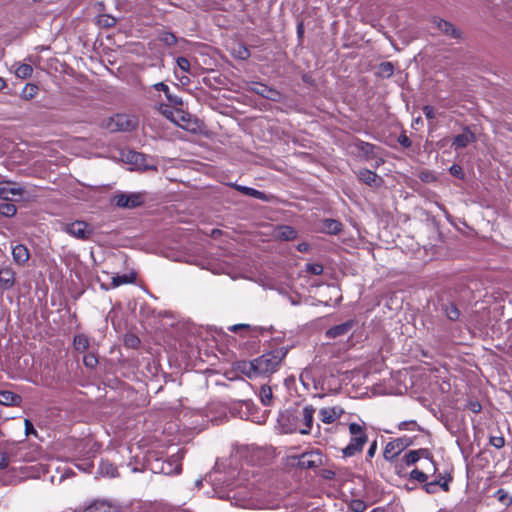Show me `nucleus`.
<instances>
[{"label":"nucleus","instance_id":"nucleus-1","mask_svg":"<svg viewBox=\"0 0 512 512\" xmlns=\"http://www.w3.org/2000/svg\"><path fill=\"white\" fill-rule=\"evenodd\" d=\"M288 349L280 347L269 351L249 363L245 364V370L243 371L249 378L256 376H268L276 372L283 359L286 357Z\"/></svg>","mask_w":512,"mask_h":512},{"label":"nucleus","instance_id":"nucleus-2","mask_svg":"<svg viewBox=\"0 0 512 512\" xmlns=\"http://www.w3.org/2000/svg\"><path fill=\"white\" fill-rule=\"evenodd\" d=\"M350 441L348 445L342 449L344 457H353L362 452L364 445L368 441V436L364 427L358 423L349 424Z\"/></svg>","mask_w":512,"mask_h":512},{"label":"nucleus","instance_id":"nucleus-3","mask_svg":"<svg viewBox=\"0 0 512 512\" xmlns=\"http://www.w3.org/2000/svg\"><path fill=\"white\" fill-rule=\"evenodd\" d=\"M146 194L144 192L116 193L111 202L122 209H134L144 204Z\"/></svg>","mask_w":512,"mask_h":512},{"label":"nucleus","instance_id":"nucleus-4","mask_svg":"<svg viewBox=\"0 0 512 512\" xmlns=\"http://www.w3.org/2000/svg\"><path fill=\"white\" fill-rule=\"evenodd\" d=\"M102 126L110 132H127L135 128L136 121L126 114H116L104 120Z\"/></svg>","mask_w":512,"mask_h":512},{"label":"nucleus","instance_id":"nucleus-5","mask_svg":"<svg viewBox=\"0 0 512 512\" xmlns=\"http://www.w3.org/2000/svg\"><path fill=\"white\" fill-rule=\"evenodd\" d=\"M413 444V439L408 436L394 439L386 444L383 451V457L387 461H393L404 449L412 446Z\"/></svg>","mask_w":512,"mask_h":512},{"label":"nucleus","instance_id":"nucleus-6","mask_svg":"<svg viewBox=\"0 0 512 512\" xmlns=\"http://www.w3.org/2000/svg\"><path fill=\"white\" fill-rule=\"evenodd\" d=\"M248 91L274 102H280L283 98L278 90L260 82H251Z\"/></svg>","mask_w":512,"mask_h":512},{"label":"nucleus","instance_id":"nucleus-7","mask_svg":"<svg viewBox=\"0 0 512 512\" xmlns=\"http://www.w3.org/2000/svg\"><path fill=\"white\" fill-rule=\"evenodd\" d=\"M64 231L80 240H88L93 234V228L88 223L80 220L66 224Z\"/></svg>","mask_w":512,"mask_h":512},{"label":"nucleus","instance_id":"nucleus-8","mask_svg":"<svg viewBox=\"0 0 512 512\" xmlns=\"http://www.w3.org/2000/svg\"><path fill=\"white\" fill-rule=\"evenodd\" d=\"M322 463L323 457L319 451H309L298 457L297 466L301 469H312L321 466Z\"/></svg>","mask_w":512,"mask_h":512},{"label":"nucleus","instance_id":"nucleus-9","mask_svg":"<svg viewBox=\"0 0 512 512\" xmlns=\"http://www.w3.org/2000/svg\"><path fill=\"white\" fill-rule=\"evenodd\" d=\"M184 452L179 450L177 454L172 455L169 459L162 461L159 472L165 475L178 474L181 472V459Z\"/></svg>","mask_w":512,"mask_h":512},{"label":"nucleus","instance_id":"nucleus-10","mask_svg":"<svg viewBox=\"0 0 512 512\" xmlns=\"http://www.w3.org/2000/svg\"><path fill=\"white\" fill-rule=\"evenodd\" d=\"M475 141H476L475 134L470 130V128L468 126H465L463 128L462 133L456 135L453 138L452 147L455 150H458V149L467 147L470 143L475 142Z\"/></svg>","mask_w":512,"mask_h":512},{"label":"nucleus","instance_id":"nucleus-11","mask_svg":"<svg viewBox=\"0 0 512 512\" xmlns=\"http://www.w3.org/2000/svg\"><path fill=\"white\" fill-rule=\"evenodd\" d=\"M344 410L340 406L324 407L319 410V418L325 424H331L341 417Z\"/></svg>","mask_w":512,"mask_h":512},{"label":"nucleus","instance_id":"nucleus-12","mask_svg":"<svg viewBox=\"0 0 512 512\" xmlns=\"http://www.w3.org/2000/svg\"><path fill=\"white\" fill-rule=\"evenodd\" d=\"M315 408L311 405H307L303 408L301 413V423L303 427H299L301 434H309L311 432L313 421H314Z\"/></svg>","mask_w":512,"mask_h":512},{"label":"nucleus","instance_id":"nucleus-13","mask_svg":"<svg viewBox=\"0 0 512 512\" xmlns=\"http://www.w3.org/2000/svg\"><path fill=\"white\" fill-rule=\"evenodd\" d=\"M15 284V272L9 266L0 268V287L3 290L11 289Z\"/></svg>","mask_w":512,"mask_h":512},{"label":"nucleus","instance_id":"nucleus-14","mask_svg":"<svg viewBox=\"0 0 512 512\" xmlns=\"http://www.w3.org/2000/svg\"><path fill=\"white\" fill-rule=\"evenodd\" d=\"M12 257L18 266H24L30 258V252L25 245L17 244L12 247Z\"/></svg>","mask_w":512,"mask_h":512},{"label":"nucleus","instance_id":"nucleus-15","mask_svg":"<svg viewBox=\"0 0 512 512\" xmlns=\"http://www.w3.org/2000/svg\"><path fill=\"white\" fill-rule=\"evenodd\" d=\"M153 88L157 91L163 92L166 99L170 103V105H172L174 107L182 106V104H183L182 98L177 95L172 94L170 92L168 85H166L164 82H159V83L154 84Z\"/></svg>","mask_w":512,"mask_h":512},{"label":"nucleus","instance_id":"nucleus-16","mask_svg":"<svg viewBox=\"0 0 512 512\" xmlns=\"http://www.w3.org/2000/svg\"><path fill=\"white\" fill-rule=\"evenodd\" d=\"M22 193L21 188L11 186L10 182H0V199L12 200L13 196H21Z\"/></svg>","mask_w":512,"mask_h":512},{"label":"nucleus","instance_id":"nucleus-17","mask_svg":"<svg viewBox=\"0 0 512 512\" xmlns=\"http://www.w3.org/2000/svg\"><path fill=\"white\" fill-rule=\"evenodd\" d=\"M353 321H346L344 323L335 325L327 330L326 336L329 338H336L338 336L346 335L353 327Z\"/></svg>","mask_w":512,"mask_h":512},{"label":"nucleus","instance_id":"nucleus-18","mask_svg":"<svg viewBox=\"0 0 512 512\" xmlns=\"http://www.w3.org/2000/svg\"><path fill=\"white\" fill-rule=\"evenodd\" d=\"M228 329L232 332L245 330L247 332V336L249 337H258L259 334L266 331V328L264 327L250 326L249 324H235L230 326Z\"/></svg>","mask_w":512,"mask_h":512},{"label":"nucleus","instance_id":"nucleus-19","mask_svg":"<svg viewBox=\"0 0 512 512\" xmlns=\"http://www.w3.org/2000/svg\"><path fill=\"white\" fill-rule=\"evenodd\" d=\"M90 347V338L83 333H78L73 337V348L78 353L86 352Z\"/></svg>","mask_w":512,"mask_h":512},{"label":"nucleus","instance_id":"nucleus-20","mask_svg":"<svg viewBox=\"0 0 512 512\" xmlns=\"http://www.w3.org/2000/svg\"><path fill=\"white\" fill-rule=\"evenodd\" d=\"M229 186L234 188L235 190L241 192L242 194L251 196L255 199H259V200L266 199V195L262 191H259L257 189L247 187V186H242L237 183H230Z\"/></svg>","mask_w":512,"mask_h":512},{"label":"nucleus","instance_id":"nucleus-21","mask_svg":"<svg viewBox=\"0 0 512 512\" xmlns=\"http://www.w3.org/2000/svg\"><path fill=\"white\" fill-rule=\"evenodd\" d=\"M437 28L443 32L445 35L451 38H459L460 32L454 27V25L446 20L438 19L436 20Z\"/></svg>","mask_w":512,"mask_h":512},{"label":"nucleus","instance_id":"nucleus-22","mask_svg":"<svg viewBox=\"0 0 512 512\" xmlns=\"http://www.w3.org/2000/svg\"><path fill=\"white\" fill-rule=\"evenodd\" d=\"M357 176L360 181L369 186H377V181L380 180L379 176L369 169H360L357 172Z\"/></svg>","mask_w":512,"mask_h":512},{"label":"nucleus","instance_id":"nucleus-23","mask_svg":"<svg viewBox=\"0 0 512 512\" xmlns=\"http://www.w3.org/2000/svg\"><path fill=\"white\" fill-rule=\"evenodd\" d=\"M27 447L25 445L20 446L16 451V457L22 461H34L39 455V451L37 448H33L31 452H27Z\"/></svg>","mask_w":512,"mask_h":512},{"label":"nucleus","instance_id":"nucleus-24","mask_svg":"<svg viewBox=\"0 0 512 512\" xmlns=\"http://www.w3.org/2000/svg\"><path fill=\"white\" fill-rule=\"evenodd\" d=\"M276 235L281 240L289 241L296 238L297 232L290 226L282 225L276 229Z\"/></svg>","mask_w":512,"mask_h":512},{"label":"nucleus","instance_id":"nucleus-25","mask_svg":"<svg viewBox=\"0 0 512 512\" xmlns=\"http://www.w3.org/2000/svg\"><path fill=\"white\" fill-rule=\"evenodd\" d=\"M99 473L103 476L116 477L117 467L108 460H102L99 465Z\"/></svg>","mask_w":512,"mask_h":512},{"label":"nucleus","instance_id":"nucleus-26","mask_svg":"<svg viewBox=\"0 0 512 512\" xmlns=\"http://www.w3.org/2000/svg\"><path fill=\"white\" fill-rule=\"evenodd\" d=\"M19 400H20V396H18L17 394H15L11 391H7V390L0 391V404H2V405H6V406L15 405L18 403Z\"/></svg>","mask_w":512,"mask_h":512},{"label":"nucleus","instance_id":"nucleus-27","mask_svg":"<svg viewBox=\"0 0 512 512\" xmlns=\"http://www.w3.org/2000/svg\"><path fill=\"white\" fill-rule=\"evenodd\" d=\"M114 508L105 501H95L84 512H113Z\"/></svg>","mask_w":512,"mask_h":512},{"label":"nucleus","instance_id":"nucleus-28","mask_svg":"<svg viewBox=\"0 0 512 512\" xmlns=\"http://www.w3.org/2000/svg\"><path fill=\"white\" fill-rule=\"evenodd\" d=\"M259 398L263 405L270 406L272 405L273 393L272 389L268 385H262L259 390Z\"/></svg>","mask_w":512,"mask_h":512},{"label":"nucleus","instance_id":"nucleus-29","mask_svg":"<svg viewBox=\"0 0 512 512\" xmlns=\"http://www.w3.org/2000/svg\"><path fill=\"white\" fill-rule=\"evenodd\" d=\"M442 311L450 321H457L460 317V311L454 303L444 304Z\"/></svg>","mask_w":512,"mask_h":512},{"label":"nucleus","instance_id":"nucleus-30","mask_svg":"<svg viewBox=\"0 0 512 512\" xmlns=\"http://www.w3.org/2000/svg\"><path fill=\"white\" fill-rule=\"evenodd\" d=\"M323 229L329 234H338L342 230V224L335 219H326L323 223Z\"/></svg>","mask_w":512,"mask_h":512},{"label":"nucleus","instance_id":"nucleus-31","mask_svg":"<svg viewBox=\"0 0 512 512\" xmlns=\"http://www.w3.org/2000/svg\"><path fill=\"white\" fill-rule=\"evenodd\" d=\"M134 281H135L134 274L116 275V276L112 277L111 287L116 288L120 285L133 283Z\"/></svg>","mask_w":512,"mask_h":512},{"label":"nucleus","instance_id":"nucleus-32","mask_svg":"<svg viewBox=\"0 0 512 512\" xmlns=\"http://www.w3.org/2000/svg\"><path fill=\"white\" fill-rule=\"evenodd\" d=\"M394 73V65L391 62H382L377 67L376 74L382 78H389Z\"/></svg>","mask_w":512,"mask_h":512},{"label":"nucleus","instance_id":"nucleus-33","mask_svg":"<svg viewBox=\"0 0 512 512\" xmlns=\"http://www.w3.org/2000/svg\"><path fill=\"white\" fill-rule=\"evenodd\" d=\"M37 93H38L37 85L28 83L22 89L20 96L24 100H31L36 96Z\"/></svg>","mask_w":512,"mask_h":512},{"label":"nucleus","instance_id":"nucleus-34","mask_svg":"<svg viewBox=\"0 0 512 512\" xmlns=\"http://www.w3.org/2000/svg\"><path fill=\"white\" fill-rule=\"evenodd\" d=\"M17 212V208L14 204L9 202L0 203V214L5 217H13Z\"/></svg>","mask_w":512,"mask_h":512},{"label":"nucleus","instance_id":"nucleus-35","mask_svg":"<svg viewBox=\"0 0 512 512\" xmlns=\"http://www.w3.org/2000/svg\"><path fill=\"white\" fill-rule=\"evenodd\" d=\"M32 72L33 68L29 64H20L15 70L16 76L22 79L30 77L32 75Z\"/></svg>","mask_w":512,"mask_h":512},{"label":"nucleus","instance_id":"nucleus-36","mask_svg":"<svg viewBox=\"0 0 512 512\" xmlns=\"http://www.w3.org/2000/svg\"><path fill=\"white\" fill-rule=\"evenodd\" d=\"M159 40L169 47L174 46L177 43V37L173 33L167 31H163L159 34Z\"/></svg>","mask_w":512,"mask_h":512},{"label":"nucleus","instance_id":"nucleus-37","mask_svg":"<svg viewBox=\"0 0 512 512\" xmlns=\"http://www.w3.org/2000/svg\"><path fill=\"white\" fill-rule=\"evenodd\" d=\"M398 429L409 430V431H422V428L415 420L402 421L398 424Z\"/></svg>","mask_w":512,"mask_h":512},{"label":"nucleus","instance_id":"nucleus-38","mask_svg":"<svg viewBox=\"0 0 512 512\" xmlns=\"http://www.w3.org/2000/svg\"><path fill=\"white\" fill-rule=\"evenodd\" d=\"M233 54L240 60H246L250 57L249 49L242 44H238L237 47L233 49Z\"/></svg>","mask_w":512,"mask_h":512},{"label":"nucleus","instance_id":"nucleus-39","mask_svg":"<svg viewBox=\"0 0 512 512\" xmlns=\"http://www.w3.org/2000/svg\"><path fill=\"white\" fill-rule=\"evenodd\" d=\"M83 363L85 367L93 369L98 365V357L93 352L87 353L83 357Z\"/></svg>","mask_w":512,"mask_h":512},{"label":"nucleus","instance_id":"nucleus-40","mask_svg":"<svg viewBox=\"0 0 512 512\" xmlns=\"http://www.w3.org/2000/svg\"><path fill=\"white\" fill-rule=\"evenodd\" d=\"M349 508L353 512H364L367 509V504L360 499H354L350 502Z\"/></svg>","mask_w":512,"mask_h":512},{"label":"nucleus","instance_id":"nucleus-41","mask_svg":"<svg viewBox=\"0 0 512 512\" xmlns=\"http://www.w3.org/2000/svg\"><path fill=\"white\" fill-rule=\"evenodd\" d=\"M410 478L417 482L425 483L428 479V476L426 473H424L423 471H420L419 469H413L410 472Z\"/></svg>","mask_w":512,"mask_h":512},{"label":"nucleus","instance_id":"nucleus-42","mask_svg":"<svg viewBox=\"0 0 512 512\" xmlns=\"http://www.w3.org/2000/svg\"><path fill=\"white\" fill-rule=\"evenodd\" d=\"M323 270V266L319 263H308L306 265V271L312 275H321Z\"/></svg>","mask_w":512,"mask_h":512},{"label":"nucleus","instance_id":"nucleus-43","mask_svg":"<svg viewBox=\"0 0 512 512\" xmlns=\"http://www.w3.org/2000/svg\"><path fill=\"white\" fill-rule=\"evenodd\" d=\"M418 460H419V457L415 450L409 451L403 457V461L407 466L415 464Z\"/></svg>","mask_w":512,"mask_h":512},{"label":"nucleus","instance_id":"nucleus-44","mask_svg":"<svg viewBox=\"0 0 512 512\" xmlns=\"http://www.w3.org/2000/svg\"><path fill=\"white\" fill-rule=\"evenodd\" d=\"M489 443L496 449H500L505 445V438L502 435L490 436Z\"/></svg>","mask_w":512,"mask_h":512},{"label":"nucleus","instance_id":"nucleus-45","mask_svg":"<svg viewBox=\"0 0 512 512\" xmlns=\"http://www.w3.org/2000/svg\"><path fill=\"white\" fill-rule=\"evenodd\" d=\"M139 344H140V339L137 336L131 334V335H127L125 337V345L127 347L137 348L139 346Z\"/></svg>","mask_w":512,"mask_h":512},{"label":"nucleus","instance_id":"nucleus-46","mask_svg":"<svg viewBox=\"0 0 512 512\" xmlns=\"http://www.w3.org/2000/svg\"><path fill=\"white\" fill-rule=\"evenodd\" d=\"M177 66L179 67L180 70H182L183 72H190V62L187 58L185 57H178L177 60Z\"/></svg>","mask_w":512,"mask_h":512},{"label":"nucleus","instance_id":"nucleus-47","mask_svg":"<svg viewBox=\"0 0 512 512\" xmlns=\"http://www.w3.org/2000/svg\"><path fill=\"white\" fill-rule=\"evenodd\" d=\"M99 22L103 27L109 28V27H113L116 24V18L109 16V15H104L99 20Z\"/></svg>","mask_w":512,"mask_h":512},{"label":"nucleus","instance_id":"nucleus-48","mask_svg":"<svg viewBox=\"0 0 512 512\" xmlns=\"http://www.w3.org/2000/svg\"><path fill=\"white\" fill-rule=\"evenodd\" d=\"M438 484L439 482L435 480L431 482H425L423 488L427 493L434 494L438 490Z\"/></svg>","mask_w":512,"mask_h":512},{"label":"nucleus","instance_id":"nucleus-49","mask_svg":"<svg viewBox=\"0 0 512 512\" xmlns=\"http://www.w3.org/2000/svg\"><path fill=\"white\" fill-rule=\"evenodd\" d=\"M498 496V500L506 505L511 504L512 498L507 495V493L503 489H499L496 492Z\"/></svg>","mask_w":512,"mask_h":512},{"label":"nucleus","instance_id":"nucleus-50","mask_svg":"<svg viewBox=\"0 0 512 512\" xmlns=\"http://www.w3.org/2000/svg\"><path fill=\"white\" fill-rule=\"evenodd\" d=\"M449 171L453 176H455L457 178L462 179L464 177L463 169L460 165H456V164L452 165L450 167Z\"/></svg>","mask_w":512,"mask_h":512},{"label":"nucleus","instance_id":"nucleus-51","mask_svg":"<svg viewBox=\"0 0 512 512\" xmlns=\"http://www.w3.org/2000/svg\"><path fill=\"white\" fill-rule=\"evenodd\" d=\"M422 111L427 119H434L436 117L435 109L433 106L425 105L422 108Z\"/></svg>","mask_w":512,"mask_h":512},{"label":"nucleus","instance_id":"nucleus-52","mask_svg":"<svg viewBox=\"0 0 512 512\" xmlns=\"http://www.w3.org/2000/svg\"><path fill=\"white\" fill-rule=\"evenodd\" d=\"M359 148L365 155H369L373 152L374 145L367 142H361Z\"/></svg>","mask_w":512,"mask_h":512},{"label":"nucleus","instance_id":"nucleus-53","mask_svg":"<svg viewBox=\"0 0 512 512\" xmlns=\"http://www.w3.org/2000/svg\"><path fill=\"white\" fill-rule=\"evenodd\" d=\"M9 454L6 452L0 453V470L8 467L9 464Z\"/></svg>","mask_w":512,"mask_h":512},{"label":"nucleus","instance_id":"nucleus-54","mask_svg":"<svg viewBox=\"0 0 512 512\" xmlns=\"http://www.w3.org/2000/svg\"><path fill=\"white\" fill-rule=\"evenodd\" d=\"M398 143L404 148H409L411 146V140L406 134L399 135Z\"/></svg>","mask_w":512,"mask_h":512},{"label":"nucleus","instance_id":"nucleus-55","mask_svg":"<svg viewBox=\"0 0 512 512\" xmlns=\"http://www.w3.org/2000/svg\"><path fill=\"white\" fill-rule=\"evenodd\" d=\"M377 451V441L374 440L371 444H370V447L367 451V460H370L371 458L374 457L375 453Z\"/></svg>","mask_w":512,"mask_h":512},{"label":"nucleus","instance_id":"nucleus-56","mask_svg":"<svg viewBox=\"0 0 512 512\" xmlns=\"http://www.w3.org/2000/svg\"><path fill=\"white\" fill-rule=\"evenodd\" d=\"M144 158V155L137 152H130L128 156V160L134 163H138L139 160H142Z\"/></svg>","mask_w":512,"mask_h":512},{"label":"nucleus","instance_id":"nucleus-57","mask_svg":"<svg viewBox=\"0 0 512 512\" xmlns=\"http://www.w3.org/2000/svg\"><path fill=\"white\" fill-rule=\"evenodd\" d=\"M417 452V455L419 457V459L422 457V458H425V459H432V455L430 453V451L426 448H421V449H418V450H415Z\"/></svg>","mask_w":512,"mask_h":512},{"label":"nucleus","instance_id":"nucleus-58","mask_svg":"<svg viewBox=\"0 0 512 512\" xmlns=\"http://www.w3.org/2000/svg\"><path fill=\"white\" fill-rule=\"evenodd\" d=\"M76 467L82 471L90 472L93 467V464L92 462L85 461L83 464H76Z\"/></svg>","mask_w":512,"mask_h":512},{"label":"nucleus","instance_id":"nucleus-59","mask_svg":"<svg viewBox=\"0 0 512 512\" xmlns=\"http://www.w3.org/2000/svg\"><path fill=\"white\" fill-rule=\"evenodd\" d=\"M309 249H310V245L308 243H306V242H302V243H299L297 245V250L302 252V253L308 252Z\"/></svg>","mask_w":512,"mask_h":512},{"label":"nucleus","instance_id":"nucleus-60","mask_svg":"<svg viewBox=\"0 0 512 512\" xmlns=\"http://www.w3.org/2000/svg\"><path fill=\"white\" fill-rule=\"evenodd\" d=\"M439 482L438 487H441L443 491L447 492L449 490V481L448 480H437Z\"/></svg>","mask_w":512,"mask_h":512},{"label":"nucleus","instance_id":"nucleus-61","mask_svg":"<svg viewBox=\"0 0 512 512\" xmlns=\"http://www.w3.org/2000/svg\"><path fill=\"white\" fill-rule=\"evenodd\" d=\"M160 111L167 118H170V116L172 115V112L169 110V108L166 105H160Z\"/></svg>","mask_w":512,"mask_h":512},{"label":"nucleus","instance_id":"nucleus-62","mask_svg":"<svg viewBox=\"0 0 512 512\" xmlns=\"http://www.w3.org/2000/svg\"><path fill=\"white\" fill-rule=\"evenodd\" d=\"M334 476H335V473H334L332 470H325V471L323 472V477H324L325 479H333V478H334Z\"/></svg>","mask_w":512,"mask_h":512},{"label":"nucleus","instance_id":"nucleus-63","mask_svg":"<svg viewBox=\"0 0 512 512\" xmlns=\"http://www.w3.org/2000/svg\"><path fill=\"white\" fill-rule=\"evenodd\" d=\"M25 427H26V434H29L30 431H34L33 425L28 419L25 420Z\"/></svg>","mask_w":512,"mask_h":512},{"label":"nucleus","instance_id":"nucleus-64","mask_svg":"<svg viewBox=\"0 0 512 512\" xmlns=\"http://www.w3.org/2000/svg\"><path fill=\"white\" fill-rule=\"evenodd\" d=\"M303 33H304L303 23H299L297 25V35H298V37L301 38L303 36Z\"/></svg>","mask_w":512,"mask_h":512}]
</instances>
